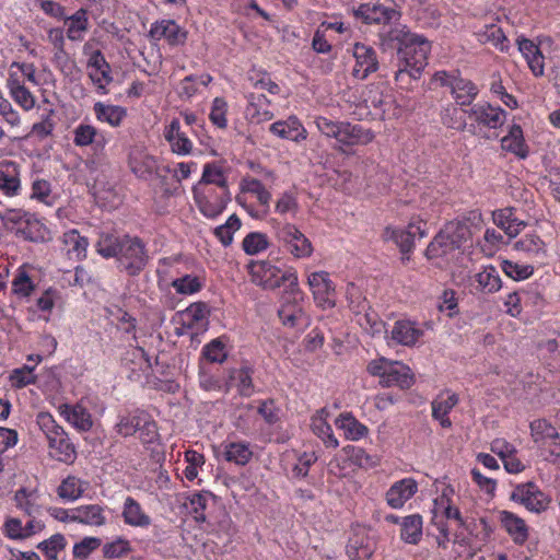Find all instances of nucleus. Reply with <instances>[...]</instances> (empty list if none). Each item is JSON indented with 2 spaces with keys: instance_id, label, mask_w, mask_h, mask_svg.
Listing matches in <instances>:
<instances>
[{
  "instance_id": "f3484780",
  "label": "nucleus",
  "mask_w": 560,
  "mask_h": 560,
  "mask_svg": "<svg viewBox=\"0 0 560 560\" xmlns=\"http://www.w3.org/2000/svg\"><path fill=\"white\" fill-rule=\"evenodd\" d=\"M307 283L318 306L322 308H331L335 306V284L327 272H311L307 277Z\"/></svg>"
},
{
  "instance_id": "a878e982",
  "label": "nucleus",
  "mask_w": 560,
  "mask_h": 560,
  "mask_svg": "<svg viewBox=\"0 0 560 560\" xmlns=\"http://www.w3.org/2000/svg\"><path fill=\"white\" fill-rule=\"evenodd\" d=\"M502 527L515 545H524L529 536V528L525 521L513 512L503 510L499 512Z\"/></svg>"
},
{
  "instance_id": "3c124183",
  "label": "nucleus",
  "mask_w": 560,
  "mask_h": 560,
  "mask_svg": "<svg viewBox=\"0 0 560 560\" xmlns=\"http://www.w3.org/2000/svg\"><path fill=\"white\" fill-rule=\"evenodd\" d=\"M422 516L420 514H411L401 518L400 538L411 545H417L422 537Z\"/></svg>"
},
{
  "instance_id": "4be33fe9",
  "label": "nucleus",
  "mask_w": 560,
  "mask_h": 560,
  "mask_svg": "<svg viewBox=\"0 0 560 560\" xmlns=\"http://www.w3.org/2000/svg\"><path fill=\"white\" fill-rule=\"evenodd\" d=\"M418 492V482L413 478H404L394 482L385 493L387 505L400 510Z\"/></svg>"
},
{
  "instance_id": "ea45409f",
  "label": "nucleus",
  "mask_w": 560,
  "mask_h": 560,
  "mask_svg": "<svg viewBox=\"0 0 560 560\" xmlns=\"http://www.w3.org/2000/svg\"><path fill=\"white\" fill-rule=\"evenodd\" d=\"M328 412L326 409L323 408L318 410L311 419V428L313 433L323 441L326 447L337 448L339 442L326 420Z\"/></svg>"
},
{
  "instance_id": "e2e57ef3",
  "label": "nucleus",
  "mask_w": 560,
  "mask_h": 560,
  "mask_svg": "<svg viewBox=\"0 0 560 560\" xmlns=\"http://www.w3.org/2000/svg\"><path fill=\"white\" fill-rule=\"evenodd\" d=\"M205 280L201 277L192 275L178 277L171 282L175 292L180 295H192L199 292Z\"/></svg>"
},
{
  "instance_id": "8fccbe9b",
  "label": "nucleus",
  "mask_w": 560,
  "mask_h": 560,
  "mask_svg": "<svg viewBox=\"0 0 560 560\" xmlns=\"http://www.w3.org/2000/svg\"><path fill=\"white\" fill-rule=\"evenodd\" d=\"M514 248L534 258L544 259L547 256L546 243L535 233H526L515 242Z\"/></svg>"
},
{
  "instance_id": "39448f33",
  "label": "nucleus",
  "mask_w": 560,
  "mask_h": 560,
  "mask_svg": "<svg viewBox=\"0 0 560 560\" xmlns=\"http://www.w3.org/2000/svg\"><path fill=\"white\" fill-rule=\"evenodd\" d=\"M271 228L281 248L294 259H306L313 255L312 242L295 224L271 220Z\"/></svg>"
},
{
  "instance_id": "49530a36",
  "label": "nucleus",
  "mask_w": 560,
  "mask_h": 560,
  "mask_svg": "<svg viewBox=\"0 0 560 560\" xmlns=\"http://www.w3.org/2000/svg\"><path fill=\"white\" fill-rule=\"evenodd\" d=\"M413 384L410 369L401 362L393 361L383 381L384 387L398 386L401 389L409 388Z\"/></svg>"
},
{
  "instance_id": "a19ab883",
  "label": "nucleus",
  "mask_w": 560,
  "mask_h": 560,
  "mask_svg": "<svg viewBox=\"0 0 560 560\" xmlns=\"http://www.w3.org/2000/svg\"><path fill=\"white\" fill-rule=\"evenodd\" d=\"M20 189L19 165L12 161L0 162V190L7 196H14Z\"/></svg>"
},
{
  "instance_id": "c9c22d12",
  "label": "nucleus",
  "mask_w": 560,
  "mask_h": 560,
  "mask_svg": "<svg viewBox=\"0 0 560 560\" xmlns=\"http://www.w3.org/2000/svg\"><path fill=\"white\" fill-rule=\"evenodd\" d=\"M35 267L31 264L20 266L12 281V293L20 300H28L35 290L33 282Z\"/></svg>"
},
{
  "instance_id": "dca6fc26",
  "label": "nucleus",
  "mask_w": 560,
  "mask_h": 560,
  "mask_svg": "<svg viewBox=\"0 0 560 560\" xmlns=\"http://www.w3.org/2000/svg\"><path fill=\"white\" fill-rule=\"evenodd\" d=\"M453 490L445 488L442 493L433 500L432 508V523L438 526V523L446 521H454L458 527L467 528L466 520L463 517L458 508L453 505L451 494Z\"/></svg>"
},
{
  "instance_id": "9d476101",
  "label": "nucleus",
  "mask_w": 560,
  "mask_h": 560,
  "mask_svg": "<svg viewBox=\"0 0 560 560\" xmlns=\"http://www.w3.org/2000/svg\"><path fill=\"white\" fill-rule=\"evenodd\" d=\"M468 230L458 223L447 224L429 244L425 254L427 257L438 258L447 257L459 249Z\"/></svg>"
},
{
  "instance_id": "412c9836",
  "label": "nucleus",
  "mask_w": 560,
  "mask_h": 560,
  "mask_svg": "<svg viewBox=\"0 0 560 560\" xmlns=\"http://www.w3.org/2000/svg\"><path fill=\"white\" fill-rule=\"evenodd\" d=\"M130 171L140 179H151L158 171V161L143 148H132L129 153Z\"/></svg>"
},
{
  "instance_id": "f8f14e48",
  "label": "nucleus",
  "mask_w": 560,
  "mask_h": 560,
  "mask_svg": "<svg viewBox=\"0 0 560 560\" xmlns=\"http://www.w3.org/2000/svg\"><path fill=\"white\" fill-rule=\"evenodd\" d=\"M291 295L282 302L278 311L279 318L285 327L304 330L310 326L311 319L304 310L302 295L298 289Z\"/></svg>"
},
{
  "instance_id": "1a4fd4ad",
  "label": "nucleus",
  "mask_w": 560,
  "mask_h": 560,
  "mask_svg": "<svg viewBox=\"0 0 560 560\" xmlns=\"http://www.w3.org/2000/svg\"><path fill=\"white\" fill-rule=\"evenodd\" d=\"M429 219L430 218L427 213L424 215L419 214L413 217L406 230L387 226L384 230L382 237L386 242L392 241L395 243L402 253H408L412 249L416 237L422 238L428 235Z\"/></svg>"
},
{
  "instance_id": "9b49d317",
  "label": "nucleus",
  "mask_w": 560,
  "mask_h": 560,
  "mask_svg": "<svg viewBox=\"0 0 560 560\" xmlns=\"http://www.w3.org/2000/svg\"><path fill=\"white\" fill-rule=\"evenodd\" d=\"M353 14L366 24L383 25L384 30L380 36L384 39L387 38V33L397 26L392 25L400 18V13L397 10L376 3H363L353 10Z\"/></svg>"
},
{
  "instance_id": "de8ad7c7",
  "label": "nucleus",
  "mask_w": 560,
  "mask_h": 560,
  "mask_svg": "<svg viewBox=\"0 0 560 560\" xmlns=\"http://www.w3.org/2000/svg\"><path fill=\"white\" fill-rule=\"evenodd\" d=\"M213 188L222 187L229 188L226 175L223 168L214 162L206 163L203 165L202 176L192 188Z\"/></svg>"
},
{
  "instance_id": "5fc2aeb1",
  "label": "nucleus",
  "mask_w": 560,
  "mask_h": 560,
  "mask_svg": "<svg viewBox=\"0 0 560 560\" xmlns=\"http://www.w3.org/2000/svg\"><path fill=\"white\" fill-rule=\"evenodd\" d=\"M252 375L253 370L249 366L233 369L230 372V380L228 385L230 387H236L237 392L242 396L248 397L254 393Z\"/></svg>"
},
{
  "instance_id": "0eeeda50",
  "label": "nucleus",
  "mask_w": 560,
  "mask_h": 560,
  "mask_svg": "<svg viewBox=\"0 0 560 560\" xmlns=\"http://www.w3.org/2000/svg\"><path fill=\"white\" fill-rule=\"evenodd\" d=\"M194 202L199 212L207 219L214 220L223 213L231 201L229 188H192Z\"/></svg>"
},
{
  "instance_id": "2eb2a0df",
  "label": "nucleus",
  "mask_w": 560,
  "mask_h": 560,
  "mask_svg": "<svg viewBox=\"0 0 560 560\" xmlns=\"http://www.w3.org/2000/svg\"><path fill=\"white\" fill-rule=\"evenodd\" d=\"M354 63L351 68V75L358 80H365L370 74L376 72L380 67L376 50L363 43H355L351 48Z\"/></svg>"
},
{
  "instance_id": "13d9d810",
  "label": "nucleus",
  "mask_w": 560,
  "mask_h": 560,
  "mask_svg": "<svg viewBox=\"0 0 560 560\" xmlns=\"http://www.w3.org/2000/svg\"><path fill=\"white\" fill-rule=\"evenodd\" d=\"M212 81L208 73L201 75H187L179 83L178 95L180 98L190 100L199 92V86H207Z\"/></svg>"
},
{
  "instance_id": "0e129e2a",
  "label": "nucleus",
  "mask_w": 560,
  "mask_h": 560,
  "mask_svg": "<svg viewBox=\"0 0 560 560\" xmlns=\"http://www.w3.org/2000/svg\"><path fill=\"white\" fill-rule=\"evenodd\" d=\"M243 187L244 190L253 194L257 198L259 206L262 208V214H267L270 210L271 194L266 189L264 184L256 178H250L244 182Z\"/></svg>"
},
{
  "instance_id": "cd10ccee",
  "label": "nucleus",
  "mask_w": 560,
  "mask_h": 560,
  "mask_svg": "<svg viewBox=\"0 0 560 560\" xmlns=\"http://www.w3.org/2000/svg\"><path fill=\"white\" fill-rule=\"evenodd\" d=\"M246 98L245 116L250 124H262L273 118V113L269 109L271 102L266 95L249 93Z\"/></svg>"
},
{
  "instance_id": "f257e3e1",
  "label": "nucleus",
  "mask_w": 560,
  "mask_h": 560,
  "mask_svg": "<svg viewBox=\"0 0 560 560\" xmlns=\"http://www.w3.org/2000/svg\"><path fill=\"white\" fill-rule=\"evenodd\" d=\"M96 250L104 258H117L119 267L129 276L139 275L149 260L143 242L129 235L102 233L96 243Z\"/></svg>"
},
{
  "instance_id": "680f3d73",
  "label": "nucleus",
  "mask_w": 560,
  "mask_h": 560,
  "mask_svg": "<svg viewBox=\"0 0 560 560\" xmlns=\"http://www.w3.org/2000/svg\"><path fill=\"white\" fill-rule=\"evenodd\" d=\"M253 456L249 445L245 442H231L224 447V457L236 465H246Z\"/></svg>"
},
{
  "instance_id": "a18cd8bd",
  "label": "nucleus",
  "mask_w": 560,
  "mask_h": 560,
  "mask_svg": "<svg viewBox=\"0 0 560 560\" xmlns=\"http://www.w3.org/2000/svg\"><path fill=\"white\" fill-rule=\"evenodd\" d=\"M63 250L70 259L82 260L86 257L89 241L77 230H70L62 236Z\"/></svg>"
},
{
  "instance_id": "a211bd4d",
  "label": "nucleus",
  "mask_w": 560,
  "mask_h": 560,
  "mask_svg": "<svg viewBox=\"0 0 560 560\" xmlns=\"http://www.w3.org/2000/svg\"><path fill=\"white\" fill-rule=\"evenodd\" d=\"M360 102L365 108L373 109L374 115H384L390 106L392 94L385 84L372 83L362 91Z\"/></svg>"
},
{
  "instance_id": "473e14b6",
  "label": "nucleus",
  "mask_w": 560,
  "mask_h": 560,
  "mask_svg": "<svg viewBox=\"0 0 560 560\" xmlns=\"http://www.w3.org/2000/svg\"><path fill=\"white\" fill-rule=\"evenodd\" d=\"M516 44L520 52L525 58L530 71L535 77H541L545 72V57L539 47L530 39L523 36L517 37Z\"/></svg>"
},
{
  "instance_id": "5701e85b",
  "label": "nucleus",
  "mask_w": 560,
  "mask_h": 560,
  "mask_svg": "<svg viewBox=\"0 0 560 560\" xmlns=\"http://www.w3.org/2000/svg\"><path fill=\"white\" fill-rule=\"evenodd\" d=\"M121 518L125 525L147 530L152 525V517L132 497H126L121 506Z\"/></svg>"
},
{
  "instance_id": "864d4df0",
  "label": "nucleus",
  "mask_w": 560,
  "mask_h": 560,
  "mask_svg": "<svg viewBox=\"0 0 560 560\" xmlns=\"http://www.w3.org/2000/svg\"><path fill=\"white\" fill-rule=\"evenodd\" d=\"M88 487V481L75 476H68L59 485L57 493L62 500L73 502L82 497Z\"/></svg>"
},
{
  "instance_id": "2f4dec72",
  "label": "nucleus",
  "mask_w": 560,
  "mask_h": 560,
  "mask_svg": "<svg viewBox=\"0 0 560 560\" xmlns=\"http://www.w3.org/2000/svg\"><path fill=\"white\" fill-rule=\"evenodd\" d=\"M63 300L61 292L56 288H49L37 298V318L49 322L59 315Z\"/></svg>"
},
{
  "instance_id": "423d86ee",
  "label": "nucleus",
  "mask_w": 560,
  "mask_h": 560,
  "mask_svg": "<svg viewBox=\"0 0 560 560\" xmlns=\"http://www.w3.org/2000/svg\"><path fill=\"white\" fill-rule=\"evenodd\" d=\"M250 281L264 289L273 290L283 282L291 287L298 285V275L293 269L282 270L268 260L252 261L248 265Z\"/></svg>"
},
{
  "instance_id": "6e6552de",
  "label": "nucleus",
  "mask_w": 560,
  "mask_h": 560,
  "mask_svg": "<svg viewBox=\"0 0 560 560\" xmlns=\"http://www.w3.org/2000/svg\"><path fill=\"white\" fill-rule=\"evenodd\" d=\"M115 431L124 438L131 436L138 432L139 439L143 443H151L156 436V424L145 411L135 410L119 416Z\"/></svg>"
},
{
  "instance_id": "69168bd1",
  "label": "nucleus",
  "mask_w": 560,
  "mask_h": 560,
  "mask_svg": "<svg viewBox=\"0 0 560 560\" xmlns=\"http://www.w3.org/2000/svg\"><path fill=\"white\" fill-rule=\"evenodd\" d=\"M242 247L247 255H257L269 247V238L265 233L250 232L243 238Z\"/></svg>"
},
{
  "instance_id": "bf43d9fd",
  "label": "nucleus",
  "mask_w": 560,
  "mask_h": 560,
  "mask_svg": "<svg viewBox=\"0 0 560 560\" xmlns=\"http://www.w3.org/2000/svg\"><path fill=\"white\" fill-rule=\"evenodd\" d=\"M34 520L28 518L25 524L20 518L10 517L5 521L3 530L11 539H24L33 535Z\"/></svg>"
},
{
  "instance_id": "c85d7f7f",
  "label": "nucleus",
  "mask_w": 560,
  "mask_h": 560,
  "mask_svg": "<svg viewBox=\"0 0 560 560\" xmlns=\"http://www.w3.org/2000/svg\"><path fill=\"white\" fill-rule=\"evenodd\" d=\"M269 131L281 139L294 142H301L307 138V131L296 116L271 124Z\"/></svg>"
},
{
  "instance_id": "f03ea898",
  "label": "nucleus",
  "mask_w": 560,
  "mask_h": 560,
  "mask_svg": "<svg viewBox=\"0 0 560 560\" xmlns=\"http://www.w3.org/2000/svg\"><path fill=\"white\" fill-rule=\"evenodd\" d=\"M387 39L399 43L398 60L413 71H423L428 65L431 43L422 35L411 33L405 26H396L387 33Z\"/></svg>"
},
{
  "instance_id": "aec40b11",
  "label": "nucleus",
  "mask_w": 560,
  "mask_h": 560,
  "mask_svg": "<svg viewBox=\"0 0 560 560\" xmlns=\"http://www.w3.org/2000/svg\"><path fill=\"white\" fill-rule=\"evenodd\" d=\"M163 136L167 141L172 153L178 156H187L192 153L194 143L182 129L178 119H173L164 127Z\"/></svg>"
},
{
  "instance_id": "4d7b16f0",
  "label": "nucleus",
  "mask_w": 560,
  "mask_h": 560,
  "mask_svg": "<svg viewBox=\"0 0 560 560\" xmlns=\"http://www.w3.org/2000/svg\"><path fill=\"white\" fill-rule=\"evenodd\" d=\"M357 323L372 337H380L387 332L384 322L380 318L377 313L372 310H369L363 314H357Z\"/></svg>"
},
{
  "instance_id": "393cba45",
  "label": "nucleus",
  "mask_w": 560,
  "mask_h": 560,
  "mask_svg": "<svg viewBox=\"0 0 560 560\" xmlns=\"http://www.w3.org/2000/svg\"><path fill=\"white\" fill-rule=\"evenodd\" d=\"M150 36L155 39H165L170 45L177 46L185 43L187 33L173 20L155 22L150 30Z\"/></svg>"
},
{
  "instance_id": "20e7f679",
  "label": "nucleus",
  "mask_w": 560,
  "mask_h": 560,
  "mask_svg": "<svg viewBox=\"0 0 560 560\" xmlns=\"http://www.w3.org/2000/svg\"><path fill=\"white\" fill-rule=\"evenodd\" d=\"M37 425L47 439L49 457L60 463L72 464L77 458V452L65 430L45 412L37 413Z\"/></svg>"
},
{
  "instance_id": "c756f323",
  "label": "nucleus",
  "mask_w": 560,
  "mask_h": 560,
  "mask_svg": "<svg viewBox=\"0 0 560 560\" xmlns=\"http://www.w3.org/2000/svg\"><path fill=\"white\" fill-rule=\"evenodd\" d=\"M72 133L73 143L79 148L94 145L95 149H103L108 142L105 132L86 122H80Z\"/></svg>"
},
{
  "instance_id": "6ab92c4d",
  "label": "nucleus",
  "mask_w": 560,
  "mask_h": 560,
  "mask_svg": "<svg viewBox=\"0 0 560 560\" xmlns=\"http://www.w3.org/2000/svg\"><path fill=\"white\" fill-rule=\"evenodd\" d=\"M511 500L524 505L528 511L540 513L548 506L546 495L534 483L518 485L511 493Z\"/></svg>"
},
{
  "instance_id": "72a5a7b5",
  "label": "nucleus",
  "mask_w": 560,
  "mask_h": 560,
  "mask_svg": "<svg viewBox=\"0 0 560 560\" xmlns=\"http://www.w3.org/2000/svg\"><path fill=\"white\" fill-rule=\"evenodd\" d=\"M458 396L455 393L445 392L432 401V417L442 428L448 429L452 427L448 413L458 404Z\"/></svg>"
},
{
  "instance_id": "338daca9",
  "label": "nucleus",
  "mask_w": 560,
  "mask_h": 560,
  "mask_svg": "<svg viewBox=\"0 0 560 560\" xmlns=\"http://www.w3.org/2000/svg\"><path fill=\"white\" fill-rule=\"evenodd\" d=\"M241 225L240 218L236 214H232L224 224L214 229V235L223 246H229L233 242L234 233L240 230Z\"/></svg>"
},
{
  "instance_id": "603ef678",
  "label": "nucleus",
  "mask_w": 560,
  "mask_h": 560,
  "mask_svg": "<svg viewBox=\"0 0 560 560\" xmlns=\"http://www.w3.org/2000/svg\"><path fill=\"white\" fill-rule=\"evenodd\" d=\"M65 25L67 37L70 40H82L89 26L86 10H78L74 14L65 20Z\"/></svg>"
},
{
  "instance_id": "4468645a",
  "label": "nucleus",
  "mask_w": 560,
  "mask_h": 560,
  "mask_svg": "<svg viewBox=\"0 0 560 560\" xmlns=\"http://www.w3.org/2000/svg\"><path fill=\"white\" fill-rule=\"evenodd\" d=\"M530 435L536 445H545L550 441L548 448L549 463L560 468V435L558 430L545 419L530 422Z\"/></svg>"
},
{
  "instance_id": "bb28decb",
  "label": "nucleus",
  "mask_w": 560,
  "mask_h": 560,
  "mask_svg": "<svg viewBox=\"0 0 560 560\" xmlns=\"http://www.w3.org/2000/svg\"><path fill=\"white\" fill-rule=\"evenodd\" d=\"M375 549L374 540L364 528H359L349 538L347 555L350 560H369Z\"/></svg>"
},
{
  "instance_id": "b1692460",
  "label": "nucleus",
  "mask_w": 560,
  "mask_h": 560,
  "mask_svg": "<svg viewBox=\"0 0 560 560\" xmlns=\"http://www.w3.org/2000/svg\"><path fill=\"white\" fill-rule=\"evenodd\" d=\"M423 330L412 320L398 319L394 323L388 338V345L392 342L405 347L415 346L422 337Z\"/></svg>"
},
{
  "instance_id": "6e6d98bb",
  "label": "nucleus",
  "mask_w": 560,
  "mask_h": 560,
  "mask_svg": "<svg viewBox=\"0 0 560 560\" xmlns=\"http://www.w3.org/2000/svg\"><path fill=\"white\" fill-rule=\"evenodd\" d=\"M476 36L480 43H490L501 51H505L509 48L506 36L501 27L495 24L485 25L483 28L476 33Z\"/></svg>"
},
{
  "instance_id": "f704fd0d",
  "label": "nucleus",
  "mask_w": 560,
  "mask_h": 560,
  "mask_svg": "<svg viewBox=\"0 0 560 560\" xmlns=\"http://www.w3.org/2000/svg\"><path fill=\"white\" fill-rule=\"evenodd\" d=\"M59 409L60 413L65 417V419L69 423H71L75 429L86 432L92 428V416L86 410L83 400L75 405H61Z\"/></svg>"
},
{
  "instance_id": "774afa93",
  "label": "nucleus",
  "mask_w": 560,
  "mask_h": 560,
  "mask_svg": "<svg viewBox=\"0 0 560 560\" xmlns=\"http://www.w3.org/2000/svg\"><path fill=\"white\" fill-rule=\"evenodd\" d=\"M66 547V538L61 534H55L50 538L42 541L37 545V549H40L47 560H58V555Z\"/></svg>"
},
{
  "instance_id": "c03bdc74",
  "label": "nucleus",
  "mask_w": 560,
  "mask_h": 560,
  "mask_svg": "<svg viewBox=\"0 0 560 560\" xmlns=\"http://www.w3.org/2000/svg\"><path fill=\"white\" fill-rule=\"evenodd\" d=\"M335 425L343 431L345 438L349 441H359L369 433L368 427L357 420L350 412L340 413L335 420Z\"/></svg>"
},
{
  "instance_id": "58836bf2",
  "label": "nucleus",
  "mask_w": 560,
  "mask_h": 560,
  "mask_svg": "<svg viewBox=\"0 0 560 560\" xmlns=\"http://www.w3.org/2000/svg\"><path fill=\"white\" fill-rule=\"evenodd\" d=\"M501 148L503 151L513 153L520 159L527 158L528 147L520 125L514 124L509 128L508 135L501 139Z\"/></svg>"
},
{
  "instance_id": "79ce46f5",
  "label": "nucleus",
  "mask_w": 560,
  "mask_h": 560,
  "mask_svg": "<svg viewBox=\"0 0 560 560\" xmlns=\"http://www.w3.org/2000/svg\"><path fill=\"white\" fill-rule=\"evenodd\" d=\"M494 224L504 231L509 237L517 236L525 228V222L517 219L512 208H504L493 212Z\"/></svg>"
},
{
  "instance_id": "e433bc0d",
  "label": "nucleus",
  "mask_w": 560,
  "mask_h": 560,
  "mask_svg": "<svg viewBox=\"0 0 560 560\" xmlns=\"http://www.w3.org/2000/svg\"><path fill=\"white\" fill-rule=\"evenodd\" d=\"M450 92L456 105L468 107L471 106L477 98L479 89L472 81L458 75L457 79L453 81Z\"/></svg>"
},
{
  "instance_id": "7c9ffc66",
  "label": "nucleus",
  "mask_w": 560,
  "mask_h": 560,
  "mask_svg": "<svg viewBox=\"0 0 560 560\" xmlns=\"http://www.w3.org/2000/svg\"><path fill=\"white\" fill-rule=\"evenodd\" d=\"M210 310L203 302L190 304L187 308L178 314L183 326L189 329L205 330L208 326Z\"/></svg>"
},
{
  "instance_id": "09e8293b",
  "label": "nucleus",
  "mask_w": 560,
  "mask_h": 560,
  "mask_svg": "<svg viewBox=\"0 0 560 560\" xmlns=\"http://www.w3.org/2000/svg\"><path fill=\"white\" fill-rule=\"evenodd\" d=\"M474 283L476 289L481 293H494L502 287L501 278L498 270L491 266H483L480 271L474 275Z\"/></svg>"
},
{
  "instance_id": "4c0bfd02",
  "label": "nucleus",
  "mask_w": 560,
  "mask_h": 560,
  "mask_svg": "<svg viewBox=\"0 0 560 560\" xmlns=\"http://www.w3.org/2000/svg\"><path fill=\"white\" fill-rule=\"evenodd\" d=\"M104 512V508L98 504L79 505L73 508L72 517H74L77 523L100 527L106 523Z\"/></svg>"
},
{
  "instance_id": "ddd939ff",
  "label": "nucleus",
  "mask_w": 560,
  "mask_h": 560,
  "mask_svg": "<svg viewBox=\"0 0 560 560\" xmlns=\"http://www.w3.org/2000/svg\"><path fill=\"white\" fill-rule=\"evenodd\" d=\"M474 125L480 128L498 129L502 127L506 119L508 113L500 106H494L488 102H479L472 104L469 109H464Z\"/></svg>"
},
{
  "instance_id": "37998d69",
  "label": "nucleus",
  "mask_w": 560,
  "mask_h": 560,
  "mask_svg": "<svg viewBox=\"0 0 560 560\" xmlns=\"http://www.w3.org/2000/svg\"><path fill=\"white\" fill-rule=\"evenodd\" d=\"M98 121L108 124L113 128L119 127L127 117V109L122 106L96 102L93 106Z\"/></svg>"
},
{
  "instance_id": "052dcab7",
  "label": "nucleus",
  "mask_w": 560,
  "mask_h": 560,
  "mask_svg": "<svg viewBox=\"0 0 560 560\" xmlns=\"http://www.w3.org/2000/svg\"><path fill=\"white\" fill-rule=\"evenodd\" d=\"M121 360L122 363L133 372H147L151 368L150 359L147 357L144 350L140 347L128 349Z\"/></svg>"
},
{
  "instance_id": "7ed1b4c3",
  "label": "nucleus",
  "mask_w": 560,
  "mask_h": 560,
  "mask_svg": "<svg viewBox=\"0 0 560 560\" xmlns=\"http://www.w3.org/2000/svg\"><path fill=\"white\" fill-rule=\"evenodd\" d=\"M315 125L324 136L336 139L337 149L343 153H349L351 147L365 145L374 139L373 131L360 125L332 121L322 116L315 119Z\"/></svg>"
}]
</instances>
